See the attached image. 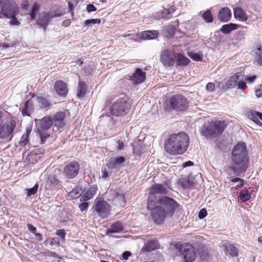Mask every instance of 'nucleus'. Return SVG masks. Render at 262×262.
Here are the masks:
<instances>
[{"instance_id":"f257e3e1","label":"nucleus","mask_w":262,"mask_h":262,"mask_svg":"<svg viewBox=\"0 0 262 262\" xmlns=\"http://www.w3.org/2000/svg\"><path fill=\"white\" fill-rule=\"evenodd\" d=\"M232 160L233 166L229 169L232 171L230 174H238L245 171L248 160L246 144L244 142L238 143L234 146L232 151Z\"/></svg>"},{"instance_id":"f03ea898","label":"nucleus","mask_w":262,"mask_h":262,"mask_svg":"<svg viewBox=\"0 0 262 262\" xmlns=\"http://www.w3.org/2000/svg\"><path fill=\"white\" fill-rule=\"evenodd\" d=\"M189 144L188 136L184 132L170 136L166 141L164 148L167 152L173 155L182 154L185 152Z\"/></svg>"},{"instance_id":"7ed1b4c3","label":"nucleus","mask_w":262,"mask_h":262,"mask_svg":"<svg viewBox=\"0 0 262 262\" xmlns=\"http://www.w3.org/2000/svg\"><path fill=\"white\" fill-rule=\"evenodd\" d=\"M121 96L112 105L110 108L111 114L113 116H124L128 113L130 110V104L128 102V97L122 94Z\"/></svg>"},{"instance_id":"20e7f679","label":"nucleus","mask_w":262,"mask_h":262,"mask_svg":"<svg viewBox=\"0 0 262 262\" xmlns=\"http://www.w3.org/2000/svg\"><path fill=\"white\" fill-rule=\"evenodd\" d=\"M226 126L224 121H217L204 125L202 129V134L206 138H213L221 134Z\"/></svg>"},{"instance_id":"39448f33","label":"nucleus","mask_w":262,"mask_h":262,"mask_svg":"<svg viewBox=\"0 0 262 262\" xmlns=\"http://www.w3.org/2000/svg\"><path fill=\"white\" fill-rule=\"evenodd\" d=\"M19 13V7L14 0H0V18L11 17Z\"/></svg>"},{"instance_id":"423d86ee","label":"nucleus","mask_w":262,"mask_h":262,"mask_svg":"<svg viewBox=\"0 0 262 262\" xmlns=\"http://www.w3.org/2000/svg\"><path fill=\"white\" fill-rule=\"evenodd\" d=\"M16 127V122L10 120L0 127V139L11 141L13 137V132Z\"/></svg>"},{"instance_id":"0eeeda50","label":"nucleus","mask_w":262,"mask_h":262,"mask_svg":"<svg viewBox=\"0 0 262 262\" xmlns=\"http://www.w3.org/2000/svg\"><path fill=\"white\" fill-rule=\"evenodd\" d=\"M80 164L76 161L67 163L63 168V174L68 179L75 178L79 173Z\"/></svg>"},{"instance_id":"6e6552de","label":"nucleus","mask_w":262,"mask_h":262,"mask_svg":"<svg viewBox=\"0 0 262 262\" xmlns=\"http://www.w3.org/2000/svg\"><path fill=\"white\" fill-rule=\"evenodd\" d=\"M170 103L173 109L179 111H183L188 106V101L187 99L181 95H176L172 97Z\"/></svg>"},{"instance_id":"1a4fd4ad","label":"nucleus","mask_w":262,"mask_h":262,"mask_svg":"<svg viewBox=\"0 0 262 262\" xmlns=\"http://www.w3.org/2000/svg\"><path fill=\"white\" fill-rule=\"evenodd\" d=\"M63 15L61 12H42L39 14L38 18L37 19L36 23L37 25L40 26L43 28L44 31L46 30L49 21L51 18L53 17L60 16Z\"/></svg>"},{"instance_id":"9d476101","label":"nucleus","mask_w":262,"mask_h":262,"mask_svg":"<svg viewBox=\"0 0 262 262\" xmlns=\"http://www.w3.org/2000/svg\"><path fill=\"white\" fill-rule=\"evenodd\" d=\"M37 132H48L52 125H53L52 121V117L46 116L41 119H35Z\"/></svg>"},{"instance_id":"9b49d317","label":"nucleus","mask_w":262,"mask_h":262,"mask_svg":"<svg viewBox=\"0 0 262 262\" xmlns=\"http://www.w3.org/2000/svg\"><path fill=\"white\" fill-rule=\"evenodd\" d=\"M95 210L102 219L106 218L110 215V205L105 201H98L95 203Z\"/></svg>"},{"instance_id":"f8f14e48","label":"nucleus","mask_w":262,"mask_h":262,"mask_svg":"<svg viewBox=\"0 0 262 262\" xmlns=\"http://www.w3.org/2000/svg\"><path fill=\"white\" fill-rule=\"evenodd\" d=\"M159 203L165 207L167 215L169 213L171 216L175 210L176 202L169 197L163 196L160 199Z\"/></svg>"},{"instance_id":"ddd939ff","label":"nucleus","mask_w":262,"mask_h":262,"mask_svg":"<svg viewBox=\"0 0 262 262\" xmlns=\"http://www.w3.org/2000/svg\"><path fill=\"white\" fill-rule=\"evenodd\" d=\"M150 213L155 223L159 224L164 220L166 213L162 207L157 206L151 209Z\"/></svg>"},{"instance_id":"4468645a","label":"nucleus","mask_w":262,"mask_h":262,"mask_svg":"<svg viewBox=\"0 0 262 262\" xmlns=\"http://www.w3.org/2000/svg\"><path fill=\"white\" fill-rule=\"evenodd\" d=\"M176 56L174 54L169 50H166L162 51L161 56V61L165 66L170 67L175 62Z\"/></svg>"},{"instance_id":"2eb2a0df","label":"nucleus","mask_w":262,"mask_h":262,"mask_svg":"<svg viewBox=\"0 0 262 262\" xmlns=\"http://www.w3.org/2000/svg\"><path fill=\"white\" fill-rule=\"evenodd\" d=\"M66 116V113L64 112L59 111L57 112L52 117L53 124L57 127L58 129H62L66 125L64 121Z\"/></svg>"},{"instance_id":"dca6fc26","label":"nucleus","mask_w":262,"mask_h":262,"mask_svg":"<svg viewBox=\"0 0 262 262\" xmlns=\"http://www.w3.org/2000/svg\"><path fill=\"white\" fill-rule=\"evenodd\" d=\"M181 251L183 252V255L185 262H192L196 258V254L194 250V248L190 245H186Z\"/></svg>"},{"instance_id":"f3484780","label":"nucleus","mask_w":262,"mask_h":262,"mask_svg":"<svg viewBox=\"0 0 262 262\" xmlns=\"http://www.w3.org/2000/svg\"><path fill=\"white\" fill-rule=\"evenodd\" d=\"M256 78V76H245L242 72H238L231 76L228 82H252Z\"/></svg>"},{"instance_id":"a211bd4d","label":"nucleus","mask_w":262,"mask_h":262,"mask_svg":"<svg viewBox=\"0 0 262 262\" xmlns=\"http://www.w3.org/2000/svg\"><path fill=\"white\" fill-rule=\"evenodd\" d=\"M224 247V252L226 256L228 257H237L238 249L236 245L231 243H225L223 245Z\"/></svg>"},{"instance_id":"6ab92c4d","label":"nucleus","mask_w":262,"mask_h":262,"mask_svg":"<svg viewBox=\"0 0 262 262\" xmlns=\"http://www.w3.org/2000/svg\"><path fill=\"white\" fill-rule=\"evenodd\" d=\"M126 78L134 82H143L145 80L146 73L143 72L141 69L137 68L132 75H127L126 76Z\"/></svg>"},{"instance_id":"aec40b11","label":"nucleus","mask_w":262,"mask_h":262,"mask_svg":"<svg viewBox=\"0 0 262 262\" xmlns=\"http://www.w3.org/2000/svg\"><path fill=\"white\" fill-rule=\"evenodd\" d=\"M36 100L41 109H50L53 105V103L50 100L43 96H37Z\"/></svg>"},{"instance_id":"412c9836","label":"nucleus","mask_w":262,"mask_h":262,"mask_svg":"<svg viewBox=\"0 0 262 262\" xmlns=\"http://www.w3.org/2000/svg\"><path fill=\"white\" fill-rule=\"evenodd\" d=\"M231 17V12L228 8H223L219 11L217 17L218 19L223 22L229 21Z\"/></svg>"},{"instance_id":"4be33fe9","label":"nucleus","mask_w":262,"mask_h":262,"mask_svg":"<svg viewBox=\"0 0 262 262\" xmlns=\"http://www.w3.org/2000/svg\"><path fill=\"white\" fill-rule=\"evenodd\" d=\"M54 90L60 96H65L68 92L66 83H55Z\"/></svg>"},{"instance_id":"5701e85b","label":"nucleus","mask_w":262,"mask_h":262,"mask_svg":"<svg viewBox=\"0 0 262 262\" xmlns=\"http://www.w3.org/2000/svg\"><path fill=\"white\" fill-rule=\"evenodd\" d=\"M97 190L96 185H93L90 187L88 190L80 198V201H86L92 198Z\"/></svg>"},{"instance_id":"b1692460","label":"nucleus","mask_w":262,"mask_h":262,"mask_svg":"<svg viewBox=\"0 0 262 262\" xmlns=\"http://www.w3.org/2000/svg\"><path fill=\"white\" fill-rule=\"evenodd\" d=\"M33 103L31 99L27 100L22 109V114L24 116H30L31 113L33 111Z\"/></svg>"},{"instance_id":"393cba45","label":"nucleus","mask_w":262,"mask_h":262,"mask_svg":"<svg viewBox=\"0 0 262 262\" xmlns=\"http://www.w3.org/2000/svg\"><path fill=\"white\" fill-rule=\"evenodd\" d=\"M123 230V227L120 221H117L113 223L111 227L107 230L106 234L118 233Z\"/></svg>"},{"instance_id":"a878e982","label":"nucleus","mask_w":262,"mask_h":262,"mask_svg":"<svg viewBox=\"0 0 262 262\" xmlns=\"http://www.w3.org/2000/svg\"><path fill=\"white\" fill-rule=\"evenodd\" d=\"M234 15L236 19H239L241 21H246L248 19V16L245 12L239 7L234 8Z\"/></svg>"},{"instance_id":"bb28decb","label":"nucleus","mask_w":262,"mask_h":262,"mask_svg":"<svg viewBox=\"0 0 262 262\" xmlns=\"http://www.w3.org/2000/svg\"><path fill=\"white\" fill-rule=\"evenodd\" d=\"M83 192V190L82 187L81 186H77L69 193V196L72 199H75L80 196L81 197Z\"/></svg>"},{"instance_id":"cd10ccee","label":"nucleus","mask_w":262,"mask_h":262,"mask_svg":"<svg viewBox=\"0 0 262 262\" xmlns=\"http://www.w3.org/2000/svg\"><path fill=\"white\" fill-rule=\"evenodd\" d=\"M87 92V86L85 83H79L77 91V97L78 98H82L85 96Z\"/></svg>"},{"instance_id":"c85d7f7f","label":"nucleus","mask_w":262,"mask_h":262,"mask_svg":"<svg viewBox=\"0 0 262 262\" xmlns=\"http://www.w3.org/2000/svg\"><path fill=\"white\" fill-rule=\"evenodd\" d=\"M190 62V60L181 53L177 56L176 65L179 66H186Z\"/></svg>"},{"instance_id":"c756f323","label":"nucleus","mask_w":262,"mask_h":262,"mask_svg":"<svg viewBox=\"0 0 262 262\" xmlns=\"http://www.w3.org/2000/svg\"><path fill=\"white\" fill-rule=\"evenodd\" d=\"M237 28V25L234 24L230 23L229 24H226L223 25L221 28V31L224 34H228L231 32V31L236 29Z\"/></svg>"},{"instance_id":"7c9ffc66","label":"nucleus","mask_w":262,"mask_h":262,"mask_svg":"<svg viewBox=\"0 0 262 262\" xmlns=\"http://www.w3.org/2000/svg\"><path fill=\"white\" fill-rule=\"evenodd\" d=\"M125 161V159L124 157L121 156L117 158H115L112 162L109 164V167L113 168H116L119 166L121 164L123 163Z\"/></svg>"},{"instance_id":"2f4dec72","label":"nucleus","mask_w":262,"mask_h":262,"mask_svg":"<svg viewBox=\"0 0 262 262\" xmlns=\"http://www.w3.org/2000/svg\"><path fill=\"white\" fill-rule=\"evenodd\" d=\"M113 203L117 207H124L125 205L124 195H118L114 199Z\"/></svg>"},{"instance_id":"473e14b6","label":"nucleus","mask_w":262,"mask_h":262,"mask_svg":"<svg viewBox=\"0 0 262 262\" xmlns=\"http://www.w3.org/2000/svg\"><path fill=\"white\" fill-rule=\"evenodd\" d=\"M239 197L242 202H245L250 199L251 194L247 189L244 188L239 192Z\"/></svg>"},{"instance_id":"72a5a7b5","label":"nucleus","mask_w":262,"mask_h":262,"mask_svg":"<svg viewBox=\"0 0 262 262\" xmlns=\"http://www.w3.org/2000/svg\"><path fill=\"white\" fill-rule=\"evenodd\" d=\"M159 247V244L158 241L156 239H152L148 238V251L149 250H154Z\"/></svg>"},{"instance_id":"f704fd0d","label":"nucleus","mask_w":262,"mask_h":262,"mask_svg":"<svg viewBox=\"0 0 262 262\" xmlns=\"http://www.w3.org/2000/svg\"><path fill=\"white\" fill-rule=\"evenodd\" d=\"M174 11V9L172 7L164 9L161 13V17L163 19L169 18Z\"/></svg>"},{"instance_id":"c9c22d12","label":"nucleus","mask_w":262,"mask_h":262,"mask_svg":"<svg viewBox=\"0 0 262 262\" xmlns=\"http://www.w3.org/2000/svg\"><path fill=\"white\" fill-rule=\"evenodd\" d=\"M58 217L60 222H67L70 220L69 213L66 210H62L58 215Z\"/></svg>"},{"instance_id":"e433bc0d","label":"nucleus","mask_w":262,"mask_h":262,"mask_svg":"<svg viewBox=\"0 0 262 262\" xmlns=\"http://www.w3.org/2000/svg\"><path fill=\"white\" fill-rule=\"evenodd\" d=\"M202 17L207 23H210L213 21V17L210 10H208L204 12L202 14Z\"/></svg>"},{"instance_id":"4c0bfd02","label":"nucleus","mask_w":262,"mask_h":262,"mask_svg":"<svg viewBox=\"0 0 262 262\" xmlns=\"http://www.w3.org/2000/svg\"><path fill=\"white\" fill-rule=\"evenodd\" d=\"M101 20L99 18L87 19L83 23V27H91L95 24H100Z\"/></svg>"},{"instance_id":"58836bf2","label":"nucleus","mask_w":262,"mask_h":262,"mask_svg":"<svg viewBox=\"0 0 262 262\" xmlns=\"http://www.w3.org/2000/svg\"><path fill=\"white\" fill-rule=\"evenodd\" d=\"M154 190L157 193L164 194L167 192V189L165 186L161 184H157L154 186Z\"/></svg>"},{"instance_id":"ea45409f","label":"nucleus","mask_w":262,"mask_h":262,"mask_svg":"<svg viewBox=\"0 0 262 262\" xmlns=\"http://www.w3.org/2000/svg\"><path fill=\"white\" fill-rule=\"evenodd\" d=\"M175 29L176 27L172 25H168L164 27V30L167 34V35L170 37L174 35Z\"/></svg>"},{"instance_id":"a19ab883","label":"nucleus","mask_w":262,"mask_h":262,"mask_svg":"<svg viewBox=\"0 0 262 262\" xmlns=\"http://www.w3.org/2000/svg\"><path fill=\"white\" fill-rule=\"evenodd\" d=\"M188 55L194 61H201L202 60V55H200L197 53L188 52Z\"/></svg>"},{"instance_id":"79ce46f5","label":"nucleus","mask_w":262,"mask_h":262,"mask_svg":"<svg viewBox=\"0 0 262 262\" xmlns=\"http://www.w3.org/2000/svg\"><path fill=\"white\" fill-rule=\"evenodd\" d=\"M39 134L41 143L44 144L46 143V141L47 138L50 137V134L48 132H38Z\"/></svg>"},{"instance_id":"37998d69","label":"nucleus","mask_w":262,"mask_h":262,"mask_svg":"<svg viewBox=\"0 0 262 262\" xmlns=\"http://www.w3.org/2000/svg\"><path fill=\"white\" fill-rule=\"evenodd\" d=\"M17 15H14V16H12L11 17H7V18L11 19L10 21H9V24L11 26H18L20 25V23L17 20V19L16 17V16Z\"/></svg>"},{"instance_id":"c03bdc74","label":"nucleus","mask_w":262,"mask_h":262,"mask_svg":"<svg viewBox=\"0 0 262 262\" xmlns=\"http://www.w3.org/2000/svg\"><path fill=\"white\" fill-rule=\"evenodd\" d=\"M38 188V185L36 183L32 188L27 189L28 196H31L36 193Z\"/></svg>"},{"instance_id":"a18cd8bd","label":"nucleus","mask_w":262,"mask_h":262,"mask_svg":"<svg viewBox=\"0 0 262 262\" xmlns=\"http://www.w3.org/2000/svg\"><path fill=\"white\" fill-rule=\"evenodd\" d=\"M159 35V32L157 30H148V40L156 38Z\"/></svg>"},{"instance_id":"49530a36","label":"nucleus","mask_w":262,"mask_h":262,"mask_svg":"<svg viewBox=\"0 0 262 262\" xmlns=\"http://www.w3.org/2000/svg\"><path fill=\"white\" fill-rule=\"evenodd\" d=\"M30 132L29 131H27V136H23L20 139V140L19 141V145L21 146H25L27 143H28V136H29V134Z\"/></svg>"},{"instance_id":"de8ad7c7","label":"nucleus","mask_w":262,"mask_h":262,"mask_svg":"<svg viewBox=\"0 0 262 262\" xmlns=\"http://www.w3.org/2000/svg\"><path fill=\"white\" fill-rule=\"evenodd\" d=\"M56 234L59 236L62 239H64L66 237V232L64 229H59L56 232Z\"/></svg>"},{"instance_id":"09e8293b","label":"nucleus","mask_w":262,"mask_h":262,"mask_svg":"<svg viewBox=\"0 0 262 262\" xmlns=\"http://www.w3.org/2000/svg\"><path fill=\"white\" fill-rule=\"evenodd\" d=\"M88 207L89 203L88 202H83L80 203L78 206V207L81 212L86 210L88 209Z\"/></svg>"},{"instance_id":"8fccbe9b","label":"nucleus","mask_w":262,"mask_h":262,"mask_svg":"<svg viewBox=\"0 0 262 262\" xmlns=\"http://www.w3.org/2000/svg\"><path fill=\"white\" fill-rule=\"evenodd\" d=\"M137 36L139 38L145 40L147 39V31L141 32L137 34Z\"/></svg>"},{"instance_id":"3c124183","label":"nucleus","mask_w":262,"mask_h":262,"mask_svg":"<svg viewBox=\"0 0 262 262\" xmlns=\"http://www.w3.org/2000/svg\"><path fill=\"white\" fill-rule=\"evenodd\" d=\"M254 62L257 66H262V55L255 57Z\"/></svg>"},{"instance_id":"603ef678","label":"nucleus","mask_w":262,"mask_h":262,"mask_svg":"<svg viewBox=\"0 0 262 262\" xmlns=\"http://www.w3.org/2000/svg\"><path fill=\"white\" fill-rule=\"evenodd\" d=\"M253 52L254 53V57L262 55V49L260 47L255 48Z\"/></svg>"},{"instance_id":"864d4df0","label":"nucleus","mask_w":262,"mask_h":262,"mask_svg":"<svg viewBox=\"0 0 262 262\" xmlns=\"http://www.w3.org/2000/svg\"><path fill=\"white\" fill-rule=\"evenodd\" d=\"M234 86H236L237 89L244 90L246 88V83H234Z\"/></svg>"},{"instance_id":"5fc2aeb1","label":"nucleus","mask_w":262,"mask_h":262,"mask_svg":"<svg viewBox=\"0 0 262 262\" xmlns=\"http://www.w3.org/2000/svg\"><path fill=\"white\" fill-rule=\"evenodd\" d=\"M207 214L206 209H202L199 212L198 217L200 219H203L207 215Z\"/></svg>"},{"instance_id":"6e6d98bb","label":"nucleus","mask_w":262,"mask_h":262,"mask_svg":"<svg viewBox=\"0 0 262 262\" xmlns=\"http://www.w3.org/2000/svg\"><path fill=\"white\" fill-rule=\"evenodd\" d=\"M86 10L88 12L90 13L96 11V8L93 4H88L86 6Z\"/></svg>"},{"instance_id":"4d7b16f0","label":"nucleus","mask_w":262,"mask_h":262,"mask_svg":"<svg viewBox=\"0 0 262 262\" xmlns=\"http://www.w3.org/2000/svg\"><path fill=\"white\" fill-rule=\"evenodd\" d=\"M215 86L214 83H208L206 85V90L209 92H212L214 91Z\"/></svg>"},{"instance_id":"13d9d810","label":"nucleus","mask_w":262,"mask_h":262,"mask_svg":"<svg viewBox=\"0 0 262 262\" xmlns=\"http://www.w3.org/2000/svg\"><path fill=\"white\" fill-rule=\"evenodd\" d=\"M48 180L51 184H55L57 182V180L56 177L54 175H53V174L49 176Z\"/></svg>"},{"instance_id":"bf43d9fd","label":"nucleus","mask_w":262,"mask_h":262,"mask_svg":"<svg viewBox=\"0 0 262 262\" xmlns=\"http://www.w3.org/2000/svg\"><path fill=\"white\" fill-rule=\"evenodd\" d=\"M27 227L31 233H33L34 234L36 233V228L33 226L32 224H28Z\"/></svg>"},{"instance_id":"052dcab7","label":"nucleus","mask_w":262,"mask_h":262,"mask_svg":"<svg viewBox=\"0 0 262 262\" xmlns=\"http://www.w3.org/2000/svg\"><path fill=\"white\" fill-rule=\"evenodd\" d=\"M131 255L132 253L130 251H126L122 253V256L123 259L127 260Z\"/></svg>"},{"instance_id":"680f3d73","label":"nucleus","mask_w":262,"mask_h":262,"mask_svg":"<svg viewBox=\"0 0 262 262\" xmlns=\"http://www.w3.org/2000/svg\"><path fill=\"white\" fill-rule=\"evenodd\" d=\"M193 183L191 182L189 179L185 180L182 182V185L185 187H187L193 185Z\"/></svg>"},{"instance_id":"e2e57ef3","label":"nucleus","mask_w":262,"mask_h":262,"mask_svg":"<svg viewBox=\"0 0 262 262\" xmlns=\"http://www.w3.org/2000/svg\"><path fill=\"white\" fill-rule=\"evenodd\" d=\"M61 12L63 14V12L61 10V9L60 7L55 6H54L52 9V10L50 12L55 13V12Z\"/></svg>"},{"instance_id":"0e129e2a","label":"nucleus","mask_w":262,"mask_h":262,"mask_svg":"<svg viewBox=\"0 0 262 262\" xmlns=\"http://www.w3.org/2000/svg\"><path fill=\"white\" fill-rule=\"evenodd\" d=\"M116 144H117V149L118 150H122L124 146V144L122 141L118 140L117 141Z\"/></svg>"},{"instance_id":"69168bd1","label":"nucleus","mask_w":262,"mask_h":262,"mask_svg":"<svg viewBox=\"0 0 262 262\" xmlns=\"http://www.w3.org/2000/svg\"><path fill=\"white\" fill-rule=\"evenodd\" d=\"M29 5L28 1H26L23 3V4L21 5L22 9H25V10H28L29 9Z\"/></svg>"},{"instance_id":"338daca9","label":"nucleus","mask_w":262,"mask_h":262,"mask_svg":"<svg viewBox=\"0 0 262 262\" xmlns=\"http://www.w3.org/2000/svg\"><path fill=\"white\" fill-rule=\"evenodd\" d=\"M59 240L58 238H52L50 241V245H58Z\"/></svg>"},{"instance_id":"774afa93","label":"nucleus","mask_w":262,"mask_h":262,"mask_svg":"<svg viewBox=\"0 0 262 262\" xmlns=\"http://www.w3.org/2000/svg\"><path fill=\"white\" fill-rule=\"evenodd\" d=\"M255 112H251L249 115V118H250L252 120H253L254 122H256V120L257 119V117L254 114Z\"/></svg>"}]
</instances>
